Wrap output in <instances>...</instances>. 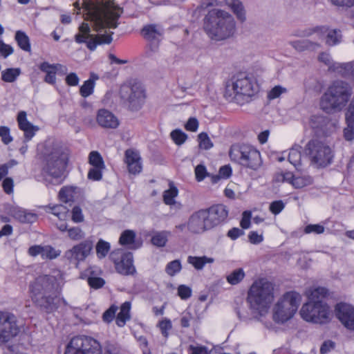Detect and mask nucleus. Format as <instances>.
<instances>
[{
    "instance_id": "1",
    "label": "nucleus",
    "mask_w": 354,
    "mask_h": 354,
    "mask_svg": "<svg viewBox=\"0 0 354 354\" xmlns=\"http://www.w3.org/2000/svg\"><path fill=\"white\" fill-rule=\"evenodd\" d=\"M31 300L39 311L46 314H51L57 311L62 301L66 304V300L59 297L57 281L52 275H40L29 285Z\"/></svg>"
},
{
    "instance_id": "2",
    "label": "nucleus",
    "mask_w": 354,
    "mask_h": 354,
    "mask_svg": "<svg viewBox=\"0 0 354 354\" xmlns=\"http://www.w3.org/2000/svg\"><path fill=\"white\" fill-rule=\"evenodd\" d=\"M203 30L210 39L222 41L234 35L236 22L233 16L227 11L212 8L203 19Z\"/></svg>"
},
{
    "instance_id": "3",
    "label": "nucleus",
    "mask_w": 354,
    "mask_h": 354,
    "mask_svg": "<svg viewBox=\"0 0 354 354\" xmlns=\"http://www.w3.org/2000/svg\"><path fill=\"white\" fill-rule=\"evenodd\" d=\"M68 160L69 153L66 148L57 143L46 145L42 153L41 173L62 183L66 176Z\"/></svg>"
},
{
    "instance_id": "4",
    "label": "nucleus",
    "mask_w": 354,
    "mask_h": 354,
    "mask_svg": "<svg viewBox=\"0 0 354 354\" xmlns=\"http://www.w3.org/2000/svg\"><path fill=\"white\" fill-rule=\"evenodd\" d=\"M328 295V290L319 286L314 288L308 295V301L305 303L300 311L303 319L308 322L324 324L330 321V307L323 301Z\"/></svg>"
},
{
    "instance_id": "5",
    "label": "nucleus",
    "mask_w": 354,
    "mask_h": 354,
    "mask_svg": "<svg viewBox=\"0 0 354 354\" xmlns=\"http://www.w3.org/2000/svg\"><path fill=\"white\" fill-rule=\"evenodd\" d=\"M351 95L352 88L348 82L335 80L322 95L320 108L328 114L338 112L346 105Z\"/></svg>"
},
{
    "instance_id": "6",
    "label": "nucleus",
    "mask_w": 354,
    "mask_h": 354,
    "mask_svg": "<svg viewBox=\"0 0 354 354\" xmlns=\"http://www.w3.org/2000/svg\"><path fill=\"white\" fill-rule=\"evenodd\" d=\"M274 299L273 284L265 279L254 281L248 292L247 301L253 313L264 316Z\"/></svg>"
},
{
    "instance_id": "7",
    "label": "nucleus",
    "mask_w": 354,
    "mask_h": 354,
    "mask_svg": "<svg viewBox=\"0 0 354 354\" xmlns=\"http://www.w3.org/2000/svg\"><path fill=\"white\" fill-rule=\"evenodd\" d=\"M304 155L310 164L317 168H324L333 162L334 154L331 148L323 140L312 138L305 145Z\"/></svg>"
},
{
    "instance_id": "8",
    "label": "nucleus",
    "mask_w": 354,
    "mask_h": 354,
    "mask_svg": "<svg viewBox=\"0 0 354 354\" xmlns=\"http://www.w3.org/2000/svg\"><path fill=\"white\" fill-rule=\"evenodd\" d=\"M301 297L296 292H286L273 308V320L283 324L290 319L298 310Z\"/></svg>"
},
{
    "instance_id": "9",
    "label": "nucleus",
    "mask_w": 354,
    "mask_h": 354,
    "mask_svg": "<svg viewBox=\"0 0 354 354\" xmlns=\"http://www.w3.org/2000/svg\"><path fill=\"white\" fill-rule=\"evenodd\" d=\"M64 354H102V346L91 337L77 335L67 344Z\"/></svg>"
},
{
    "instance_id": "10",
    "label": "nucleus",
    "mask_w": 354,
    "mask_h": 354,
    "mask_svg": "<svg viewBox=\"0 0 354 354\" xmlns=\"http://www.w3.org/2000/svg\"><path fill=\"white\" fill-rule=\"evenodd\" d=\"M20 328L16 315L7 311H0V344H6L18 335Z\"/></svg>"
},
{
    "instance_id": "11",
    "label": "nucleus",
    "mask_w": 354,
    "mask_h": 354,
    "mask_svg": "<svg viewBox=\"0 0 354 354\" xmlns=\"http://www.w3.org/2000/svg\"><path fill=\"white\" fill-rule=\"evenodd\" d=\"M236 155L238 162L252 170H257L262 165L260 152L251 145H243L239 147Z\"/></svg>"
},
{
    "instance_id": "12",
    "label": "nucleus",
    "mask_w": 354,
    "mask_h": 354,
    "mask_svg": "<svg viewBox=\"0 0 354 354\" xmlns=\"http://www.w3.org/2000/svg\"><path fill=\"white\" fill-rule=\"evenodd\" d=\"M93 237H88L86 240L75 245L71 249L64 253V257L71 264L76 267L80 261H84L91 254L93 248Z\"/></svg>"
},
{
    "instance_id": "13",
    "label": "nucleus",
    "mask_w": 354,
    "mask_h": 354,
    "mask_svg": "<svg viewBox=\"0 0 354 354\" xmlns=\"http://www.w3.org/2000/svg\"><path fill=\"white\" fill-rule=\"evenodd\" d=\"M310 123L314 133L313 138L322 140L330 136L335 131V124L326 116L313 115Z\"/></svg>"
},
{
    "instance_id": "14",
    "label": "nucleus",
    "mask_w": 354,
    "mask_h": 354,
    "mask_svg": "<svg viewBox=\"0 0 354 354\" xmlns=\"http://www.w3.org/2000/svg\"><path fill=\"white\" fill-rule=\"evenodd\" d=\"M204 209L210 230L227 221L229 212L225 205L217 204Z\"/></svg>"
},
{
    "instance_id": "15",
    "label": "nucleus",
    "mask_w": 354,
    "mask_h": 354,
    "mask_svg": "<svg viewBox=\"0 0 354 354\" xmlns=\"http://www.w3.org/2000/svg\"><path fill=\"white\" fill-rule=\"evenodd\" d=\"M232 89L235 95L252 96L255 93L253 79L245 73H241L233 77Z\"/></svg>"
},
{
    "instance_id": "16",
    "label": "nucleus",
    "mask_w": 354,
    "mask_h": 354,
    "mask_svg": "<svg viewBox=\"0 0 354 354\" xmlns=\"http://www.w3.org/2000/svg\"><path fill=\"white\" fill-rule=\"evenodd\" d=\"M336 317L342 325L350 330H354V307L344 302L337 303L335 306Z\"/></svg>"
},
{
    "instance_id": "17",
    "label": "nucleus",
    "mask_w": 354,
    "mask_h": 354,
    "mask_svg": "<svg viewBox=\"0 0 354 354\" xmlns=\"http://www.w3.org/2000/svg\"><path fill=\"white\" fill-rule=\"evenodd\" d=\"M146 92L140 82H134L130 87V93L127 98L131 111H139L145 102Z\"/></svg>"
},
{
    "instance_id": "18",
    "label": "nucleus",
    "mask_w": 354,
    "mask_h": 354,
    "mask_svg": "<svg viewBox=\"0 0 354 354\" xmlns=\"http://www.w3.org/2000/svg\"><path fill=\"white\" fill-rule=\"evenodd\" d=\"M187 229L193 234H201L210 230L204 209L194 212L187 221Z\"/></svg>"
},
{
    "instance_id": "19",
    "label": "nucleus",
    "mask_w": 354,
    "mask_h": 354,
    "mask_svg": "<svg viewBox=\"0 0 354 354\" xmlns=\"http://www.w3.org/2000/svg\"><path fill=\"white\" fill-rule=\"evenodd\" d=\"M116 272L124 276L133 275L136 269L133 266V255L132 252H127L120 262L114 266Z\"/></svg>"
},
{
    "instance_id": "20",
    "label": "nucleus",
    "mask_w": 354,
    "mask_h": 354,
    "mask_svg": "<svg viewBox=\"0 0 354 354\" xmlns=\"http://www.w3.org/2000/svg\"><path fill=\"white\" fill-rule=\"evenodd\" d=\"M17 122L19 129L24 132V142L30 141L35 136V131L38 130V127L27 120L26 113L23 111L18 113Z\"/></svg>"
},
{
    "instance_id": "21",
    "label": "nucleus",
    "mask_w": 354,
    "mask_h": 354,
    "mask_svg": "<svg viewBox=\"0 0 354 354\" xmlns=\"http://www.w3.org/2000/svg\"><path fill=\"white\" fill-rule=\"evenodd\" d=\"M62 67L64 68V71H67L66 67L60 64H50L48 62H43L39 65V70L46 73L44 81L50 85L55 84L57 71Z\"/></svg>"
},
{
    "instance_id": "22",
    "label": "nucleus",
    "mask_w": 354,
    "mask_h": 354,
    "mask_svg": "<svg viewBox=\"0 0 354 354\" xmlns=\"http://www.w3.org/2000/svg\"><path fill=\"white\" fill-rule=\"evenodd\" d=\"M326 29L319 30V34L326 35L325 44L328 46H335L342 43L343 35L342 30L339 28H330L328 26H320Z\"/></svg>"
},
{
    "instance_id": "23",
    "label": "nucleus",
    "mask_w": 354,
    "mask_h": 354,
    "mask_svg": "<svg viewBox=\"0 0 354 354\" xmlns=\"http://www.w3.org/2000/svg\"><path fill=\"white\" fill-rule=\"evenodd\" d=\"M118 243L128 249L134 250L139 249L142 245L141 241L136 239V234L132 230H124L120 236Z\"/></svg>"
},
{
    "instance_id": "24",
    "label": "nucleus",
    "mask_w": 354,
    "mask_h": 354,
    "mask_svg": "<svg viewBox=\"0 0 354 354\" xmlns=\"http://www.w3.org/2000/svg\"><path fill=\"white\" fill-rule=\"evenodd\" d=\"M97 122L100 126L106 129H115L119 125L118 118L111 111L104 109L98 111Z\"/></svg>"
},
{
    "instance_id": "25",
    "label": "nucleus",
    "mask_w": 354,
    "mask_h": 354,
    "mask_svg": "<svg viewBox=\"0 0 354 354\" xmlns=\"http://www.w3.org/2000/svg\"><path fill=\"white\" fill-rule=\"evenodd\" d=\"M106 6L107 8L113 10V12L108 13L110 16L107 17L103 28L115 29L118 27V20L120 17L122 9L115 3L114 0H107Z\"/></svg>"
},
{
    "instance_id": "26",
    "label": "nucleus",
    "mask_w": 354,
    "mask_h": 354,
    "mask_svg": "<svg viewBox=\"0 0 354 354\" xmlns=\"http://www.w3.org/2000/svg\"><path fill=\"white\" fill-rule=\"evenodd\" d=\"M142 36L151 44L156 43V47H158L159 37L162 35V32L157 29L156 24H147L145 26L140 30Z\"/></svg>"
},
{
    "instance_id": "27",
    "label": "nucleus",
    "mask_w": 354,
    "mask_h": 354,
    "mask_svg": "<svg viewBox=\"0 0 354 354\" xmlns=\"http://www.w3.org/2000/svg\"><path fill=\"white\" fill-rule=\"evenodd\" d=\"M11 216L22 223H33L37 219L36 214L28 212L19 207H13L10 209Z\"/></svg>"
},
{
    "instance_id": "28",
    "label": "nucleus",
    "mask_w": 354,
    "mask_h": 354,
    "mask_svg": "<svg viewBox=\"0 0 354 354\" xmlns=\"http://www.w3.org/2000/svg\"><path fill=\"white\" fill-rule=\"evenodd\" d=\"M226 4L231 8L236 19L243 23L246 20L245 10L241 1L239 0H226Z\"/></svg>"
},
{
    "instance_id": "29",
    "label": "nucleus",
    "mask_w": 354,
    "mask_h": 354,
    "mask_svg": "<svg viewBox=\"0 0 354 354\" xmlns=\"http://www.w3.org/2000/svg\"><path fill=\"white\" fill-rule=\"evenodd\" d=\"M290 46L299 52L306 50H315L320 46V45L315 41L309 39H301L290 41Z\"/></svg>"
},
{
    "instance_id": "30",
    "label": "nucleus",
    "mask_w": 354,
    "mask_h": 354,
    "mask_svg": "<svg viewBox=\"0 0 354 354\" xmlns=\"http://www.w3.org/2000/svg\"><path fill=\"white\" fill-rule=\"evenodd\" d=\"M130 310H131V303L129 301H125L123 303L120 307V311L116 317V324L119 327H123L127 321L130 319Z\"/></svg>"
},
{
    "instance_id": "31",
    "label": "nucleus",
    "mask_w": 354,
    "mask_h": 354,
    "mask_svg": "<svg viewBox=\"0 0 354 354\" xmlns=\"http://www.w3.org/2000/svg\"><path fill=\"white\" fill-rule=\"evenodd\" d=\"M214 259L213 258L207 257L206 256L203 257H193L189 256L187 258V262L192 264L195 269L199 270H202L206 263H213Z\"/></svg>"
},
{
    "instance_id": "32",
    "label": "nucleus",
    "mask_w": 354,
    "mask_h": 354,
    "mask_svg": "<svg viewBox=\"0 0 354 354\" xmlns=\"http://www.w3.org/2000/svg\"><path fill=\"white\" fill-rule=\"evenodd\" d=\"M76 189L77 187L74 186H64L62 187L58 194L59 200L64 203L73 201Z\"/></svg>"
},
{
    "instance_id": "33",
    "label": "nucleus",
    "mask_w": 354,
    "mask_h": 354,
    "mask_svg": "<svg viewBox=\"0 0 354 354\" xmlns=\"http://www.w3.org/2000/svg\"><path fill=\"white\" fill-rule=\"evenodd\" d=\"M178 189L173 184L169 183V188L163 192L162 198L163 202L167 205H171L176 203L175 198L178 196Z\"/></svg>"
},
{
    "instance_id": "34",
    "label": "nucleus",
    "mask_w": 354,
    "mask_h": 354,
    "mask_svg": "<svg viewBox=\"0 0 354 354\" xmlns=\"http://www.w3.org/2000/svg\"><path fill=\"white\" fill-rule=\"evenodd\" d=\"M15 40L19 47L24 51L30 52L31 49L28 36L21 30H17L15 33Z\"/></svg>"
},
{
    "instance_id": "35",
    "label": "nucleus",
    "mask_w": 354,
    "mask_h": 354,
    "mask_svg": "<svg viewBox=\"0 0 354 354\" xmlns=\"http://www.w3.org/2000/svg\"><path fill=\"white\" fill-rule=\"evenodd\" d=\"M301 147L299 145H295L290 150L288 160V161L293 165L294 166H297L301 165Z\"/></svg>"
},
{
    "instance_id": "36",
    "label": "nucleus",
    "mask_w": 354,
    "mask_h": 354,
    "mask_svg": "<svg viewBox=\"0 0 354 354\" xmlns=\"http://www.w3.org/2000/svg\"><path fill=\"white\" fill-rule=\"evenodd\" d=\"M337 68L341 69L342 77L349 79L354 84V60L350 62L342 63Z\"/></svg>"
},
{
    "instance_id": "37",
    "label": "nucleus",
    "mask_w": 354,
    "mask_h": 354,
    "mask_svg": "<svg viewBox=\"0 0 354 354\" xmlns=\"http://www.w3.org/2000/svg\"><path fill=\"white\" fill-rule=\"evenodd\" d=\"M111 249V245L109 242L100 239L96 245V254L98 259H102L106 257Z\"/></svg>"
},
{
    "instance_id": "38",
    "label": "nucleus",
    "mask_w": 354,
    "mask_h": 354,
    "mask_svg": "<svg viewBox=\"0 0 354 354\" xmlns=\"http://www.w3.org/2000/svg\"><path fill=\"white\" fill-rule=\"evenodd\" d=\"M169 232L167 231H161L156 232L151 239V243L158 248L165 247L167 243V234Z\"/></svg>"
},
{
    "instance_id": "39",
    "label": "nucleus",
    "mask_w": 354,
    "mask_h": 354,
    "mask_svg": "<svg viewBox=\"0 0 354 354\" xmlns=\"http://www.w3.org/2000/svg\"><path fill=\"white\" fill-rule=\"evenodd\" d=\"M21 70L19 68H10L2 71L1 79L6 82H14L20 75Z\"/></svg>"
},
{
    "instance_id": "40",
    "label": "nucleus",
    "mask_w": 354,
    "mask_h": 354,
    "mask_svg": "<svg viewBox=\"0 0 354 354\" xmlns=\"http://www.w3.org/2000/svg\"><path fill=\"white\" fill-rule=\"evenodd\" d=\"M245 272L243 268H238L233 270L226 277L227 281L231 285L239 283L245 277Z\"/></svg>"
},
{
    "instance_id": "41",
    "label": "nucleus",
    "mask_w": 354,
    "mask_h": 354,
    "mask_svg": "<svg viewBox=\"0 0 354 354\" xmlns=\"http://www.w3.org/2000/svg\"><path fill=\"white\" fill-rule=\"evenodd\" d=\"M102 350H104V354H119L120 346L115 340H106L103 345H101Z\"/></svg>"
},
{
    "instance_id": "42",
    "label": "nucleus",
    "mask_w": 354,
    "mask_h": 354,
    "mask_svg": "<svg viewBox=\"0 0 354 354\" xmlns=\"http://www.w3.org/2000/svg\"><path fill=\"white\" fill-rule=\"evenodd\" d=\"M46 209L47 212L52 213L61 220L66 217V213L68 212L66 207L63 205H55L52 206L49 205L46 207Z\"/></svg>"
},
{
    "instance_id": "43",
    "label": "nucleus",
    "mask_w": 354,
    "mask_h": 354,
    "mask_svg": "<svg viewBox=\"0 0 354 354\" xmlns=\"http://www.w3.org/2000/svg\"><path fill=\"white\" fill-rule=\"evenodd\" d=\"M88 162L93 167H105L104 160L97 151H93L89 153Z\"/></svg>"
},
{
    "instance_id": "44",
    "label": "nucleus",
    "mask_w": 354,
    "mask_h": 354,
    "mask_svg": "<svg viewBox=\"0 0 354 354\" xmlns=\"http://www.w3.org/2000/svg\"><path fill=\"white\" fill-rule=\"evenodd\" d=\"M198 141L201 149L208 150L213 147V142L205 132H201L198 135Z\"/></svg>"
},
{
    "instance_id": "45",
    "label": "nucleus",
    "mask_w": 354,
    "mask_h": 354,
    "mask_svg": "<svg viewBox=\"0 0 354 354\" xmlns=\"http://www.w3.org/2000/svg\"><path fill=\"white\" fill-rule=\"evenodd\" d=\"M94 87L95 83L93 80H87L81 86L80 93L83 97H87L93 93Z\"/></svg>"
},
{
    "instance_id": "46",
    "label": "nucleus",
    "mask_w": 354,
    "mask_h": 354,
    "mask_svg": "<svg viewBox=\"0 0 354 354\" xmlns=\"http://www.w3.org/2000/svg\"><path fill=\"white\" fill-rule=\"evenodd\" d=\"M326 28L324 27H320V26H317L311 28L296 30L292 35L299 37H308L314 33H319V30H322Z\"/></svg>"
},
{
    "instance_id": "47",
    "label": "nucleus",
    "mask_w": 354,
    "mask_h": 354,
    "mask_svg": "<svg viewBox=\"0 0 354 354\" xmlns=\"http://www.w3.org/2000/svg\"><path fill=\"white\" fill-rule=\"evenodd\" d=\"M182 269L180 261L176 259L167 263L165 268V272L169 276H174L176 273L179 272Z\"/></svg>"
},
{
    "instance_id": "48",
    "label": "nucleus",
    "mask_w": 354,
    "mask_h": 354,
    "mask_svg": "<svg viewBox=\"0 0 354 354\" xmlns=\"http://www.w3.org/2000/svg\"><path fill=\"white\" fill-rule=\"evenodd\" d=\"M112 41L113 39L110 37H106V40H98L95 36V38L91 39L88 41L86 40V42L85 43L86 44V47L91 51H94L98 45L109 44L112 42Z\"/></svg>"
},
{
    "instance_id": "49",
    "label": "nucleus",
    "mask_w": 354,
    "mask_h": 354,
    "mask_svg": "<svg viewBox=\"0 0 354 354\" xmlns=\"http://www.w3.org/2000/svg\"><path fill=\"white\" fill-rule=\"evenodd\" d=\"M61 254L60 250H55L53 246L47 245L44 246V250L42 253V259H54L58 257Z\"/></svg>"
},
{
    "instance_id": "50",
    "label": "nucleus",
    "mask_w": 354,
    "mask_h": 354,
    "mask_svg": "<svg viewBox=\"0 0 354 354\" xmlns=\"http://www.w3.org/2000/svg\"><path fill=\"white\" fill-rule=\"evenodd\" d=\"M171 138L177 145H183L187 138V135L180 129H175L171 132Z\"/></svg>"
},
{
    "instance_id": "51",
    "label": "nucleus",
    "mask_w": 354,
    "mask_h": 354,
    "mask_svg": "<svg viewBox=\"0 0 354 354\" xmlns=\"http://www.w3.org/2000/svg\"><path fill=\"white\" fill-rule=\"evenodd\" d=\"M69 238L73 241H80L84 238L85 233L79 227H73L68 230Z\"/></svg>"
},
{
    "instance_id": "52",
    "label": "nucleus",
    "mask_w": 354,
    "mask_h": 354,
    "mask_svg": "<svg viewBox=\"0 0 354 354\" xmlns=\"http://www.w3.org/2000/svg\"><path fill=\"white\" fill-rule=\"evenodd\" d=\"M125 162L127 165L140 162V157L138 152L133 149H127L125 151Z\"/></svg>"
},
{
    "instance_id": "53",
    "label": "nucleus",
    "mask_w": 354,
    "mask_h": 354,
    "mask_svg": "<svg viewBox=\"0 0 354 354\" xmlns=\"http://www.w3.org/2000/svg\"><path fill=\"white\" fill-rule=\"evenodd\" d=\"M325 227L321 224H308L305 226L304 232L305 234L314 233L316 234H321L324 232Z\"/></svg>"
},
{
    "instance_id": "54",
    "label": "nucleus",
    "mask_w": 354,
    "mask_h": 354,
    "mask_svg": "<svg viewBox=\"0 0 354 354\" xmlns=\"http://www.w3.org/2000/svg\"><path fill=\"white\" fill-rule=\"evenodd\" d=\"M127 252H130L129 251H125L122 248L116 249L113 250L109 254L110 260L113 263L114 266H116L117 263L120 262L123 257H124V254Z\"/></svg>"
},
{
    "instance_id": "55",
    "label": "nucleus",
    "mask_w": 354,
    "mask_h": 354,
    "mask_svg": "<svg viewBox=\"0 0 354 354\" xmlns=\"http://www.w3.org/2000/svg\"><path fill=\"white\" fill-rule=\"evenodd\" d=\"M105 167H93L88 172V178L94 181H99L102 178V170Z\"/></svg>"
},
{
    "instance_id": "56",
    "label": "nucleus",
    "mask_w": 354,
    "mask_h": 354,
    "mask_svg": "<svg viewBox=\"0 0 354 354\" xmlns=\"http://www.w3.org/2000/svg\"><path fill=\"white\" fill-rule=\"evenodd\" d=\"M87 282L91 288L93 289H99L104 286L105 280L99 277L89 276L87 279Z\"/></svg>"
},
{
    "instance_id": "57",
    "label": "nucleus",
    "mask_w": 354,
    "mask_h": 354,
    "mask_svg": "<svg viewBox=\"0 0 354 354\" xmlns=\"http://www.w3.org/2000/svg\"><path fill=\"white\" fill-rule=\"evenodd\" d=\"M196 180L198 182L203 180L205 177L209 176L210 174L207 172V169L203 165H198L195 168Z\"/></svg>"
},
{
    "instance_id": "58",
    "label": "nucleus",
    "mask_w": 354,
    "mask_h": 354,
    "mask_svg": "<svg viewBox=\"0 0 354 354\" xmlns=\"http://www.w3.org/2000/svg\"><path fill=\"white\" fill-rule=\"evenodd\" d=\"M335 6L348 10L354 6V0H328Z\"/></svg>"
},
{
    "instance_id": "59",
    "label": "nucleus",
    "mask_w": 354,
    "mask_h": 354,
    "mask_svg": "<svg viewBox=\"0 0 354 354\" xmlns=\"http://www.w3.org/2000/svg\"><path fill=\"white\" fill-rule=\"evenodd\" d=\"M158 326L161 331L162 335L167 337L169 335V330L172 328V324L169 319L165 318L159 322Z\"/></svg>"
},
{
    "instance_id": "60",
    "label": "nucleus",
    "mask_w": 354,
    "mask_h": 354,
    "mask_svg": "<svg viewBox=\"0 0 354 354\" xmlns=\"http://www.w3.org/2000/svg\"><path fill=\"white\" fill-rule=\"evenodd\" d=\"M285 207V203L281 200L272 201L270 204L269 210L274 215L279 214Z\"/></svg>"
},
{
    "instance_id": "61",
    "label": "nucleus",
    "mask_w": 354,
    "mask_h": 354,
    "mask_svg": "<svg viewBox=\"0 0 354 354\" xmlns=\"http://www.w3.org/2000/svg\"><path fill=\"white\" fill-rule=\"evenodd\" d=\"M118 310V307L115 305H111L102 315L103 321L107 323H110L113 321L115 317V313Z\"/></svg>"
},
{
    "instance_id": "62",
    "label": "nucleus",
    "mask_w": 354,
    "mask_h": 354,
    "mask_svg": "<svg viewBox=\"0 0 354 354\" xmlns=\"http://www.w3.org/2000/svg\"><path fill=\"white\" fill-rule=\"evenodd\" d=\"M0 137L5 145H8L13 140L10 133V129L6 126L0 127Z\"/></svg>"
},
{
    "instance_id": "63",
    "label": "nucleus",
    "mask_w": 354,
    "mask_h": 354,
    "mask_svg": "<svg viewBox=\"0 0 354 354\" xmlns=\"http://www.w3.org/2000/svg\"><path fill=\"white\" fill-rule=\"evenodd\" d=\"M178 295L183 300L192 296V289L186 285H180L178 287Z\"/></svg>"
},
{
    "instance_id": "64",
    "label": "nucleus",
    "mask_w": 354,
    "mask_h": 354,
    "mask_svg": "<svg viewBox=\"0 0 354 354\" xmlns=\"http://www.w3.org/2000/svg\"><path fill=\"white\" fill-rule=\"evenodd\" d=\"M252 217V213L250 211H244L242 214V218L240 221V225L242 230L248 229L250 227V220Z\"/></svg>"
}]
</instances>
